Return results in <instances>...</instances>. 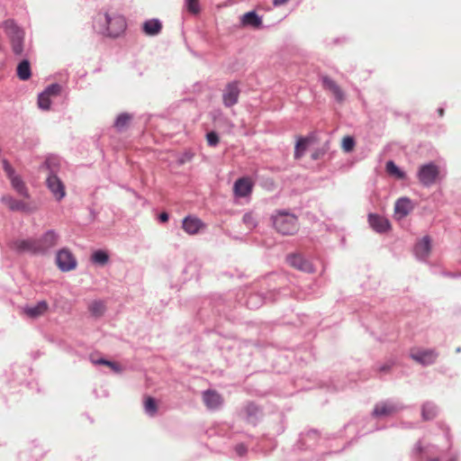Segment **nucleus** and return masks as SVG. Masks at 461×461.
<instances>
[{
  "label": "nucleus",
  "mask_w": 461,
  "mask_h": 461,
  "mask_svg": "<svg viewBox=\"0 0 461 461\" xmlns=\"http://www.w3.org/2000/svg\"><path fill=\"white\" fill-rule=\"evenodd\" d=\"M159 220L162 221V222H166L168 221V214L167 212H162L160 213L159 215Z\"/></svg>",
  "instance_id": "nucleus-40"
},
{
  "label": "nucleus",
  "mask_w": 461,
  "mask_h": 461,
  "mask_svg": "<svg viewBox=\"0 0 461 461\" xmlns=\"http://www.w3.org/2000/svg\"><path fill=\"white\" fill-rule=\"evenodd\" d=\"M368 222L373 230L376 232H385L390 230L391 224L389 221L378 214H369L368 215Z\"/></svg>",
  "instance_id": "nucleus-15"
},
{
  "label": "nucleus",
  "mask_w": 461,
  "mask_h": 461,
  "mask_svg": "<svg viewBox=\"0 0 461 461\" xmlns=\"http://www.w3.org/2000/svg\"><path fill=\"white\" fill-rule=\"evenodd\" d=\"M60 90H61V87L59 85L53 84V85L48 86L44 92L51 96V95H59Z\"/></svg>",
  "instance_id": "nucleus-39"
},
{
  "label": "nucleus",
  "mask_w": 461,
  "mask_h": 461,
  "mask_svg": "<svg viewBox=\"0 0 461 461\" xmlns=\"http://www.w3.org/2000/svg\"><path fill=\"white\" fill-rule=\"evenodd\" d=\"M241 23L244 26H252L254 28H258L261 25L262 20L256 14V12H248L244 14L241 17Z\"/></svg>",
  "instance_id": "nucleus-22"
},
{
  "label": "nucleus",
  "mask_w": 461,
  "mask_h": 461,
  "mask_svg": "<svg viewBox=\"0 0 461 461\" xmlns=\"http://www.w3.org/2000/svg\"><path fill=\"white\" fill-rule=\"evenodd\" d=\"M131 115L126 113L118 115L114 126L117 130L122 131L128 127L131 121Z\"/></svg>",
  "instance_id": "nucleus-26"
},
{
  "label": "nucleus",
  "mask_w": 461,
  "mask_h": 461,
  "mask_svg": "<svg viewBox=\"0 0 461 461\" xmlns=\"http://www.w3.org/2000/svg\"><path fill=\"white\" fill-rule=\"evenodd\" d=\"M309 139L307 138H300L295 145L294 149V158L296 159L301 158L305 152L308 146Z\"/></svg>",
  "instance_id": "nucleus-27"
},
{
  "label": "nucleus",
  "mask_w": 461,
  "mask_h": 461,
  "mask_svg": "<svg viewBox=\"0 0 461 461\" xmlns=\"http://www.w3.org/2000/svg\"><path fill=\"white\" fill-rule=\"evenodd\" d=\"M98 22L103 23L105 33L110 37H119L126 30L125 18L116 13H105L104 15H99Z\"/></svg>",
  "instance_id": "nucleus-1"
},
{
  "label": "nucleus",
  "mask_w": 461,
  "mask_h": 461,
  "mask_svg": "<svg viewBox=\"0 0 461 461\" xmlns=\"http://www.w3.org/2000/svg\"><path fill=\"white\" fill-rule=\"evenodd\" d=\"M186 9L193 14H197L200 12V5L198 0H185Z\"/></svg>",
  "instance_id": "nucleus-36"
},
{
  "label": "nucleus",
  "mask_w": 461,
  "mask_h": 461,
  "mask_svg": "<svg viewBox=\"0 0 461 461\" xmlns=\"http://www.w3.org/2000/svg\"><path fill=\"white\" fill-rule=\"evenodd\" d=\"M391 366L389 365H384L383 366H381L379 368V371L380 372H385V371H388L390 369Z\"/></svg>",
  "instance_id": "nucleus-43"
},
{
  "label": "nucleus",
  "mask_w": 461,
  "mask_h": 461,
  "mask_svg": "<svg viewBox=\"0 0 461 461\" xmlns=\"http://www.w3.org/2000/svg\"><path fill=\"white\" fill-rule=\"evenodd\" d=\"M432 461H438V460H432Z\"/></svg>",
  "instance_id": "nucleus-46"
},
{
  "label": "nucleus",
  "mask_w": 461,
  "mask_h": 461,
  "mask_svg": "<svg viewBox=\"0 0 461 461\" xmlns=\"http://www.w3.org/2000/svg\"><path fill=\"white\" fill-rule=\"evenodd\" d=\"M242 221L244 222V224L249 228V229H253L257 226V223H258V221L255 217V215L251 212H247L244 214L243 218H242Z\"/></svg>",
  "instance_id": "nucleus-34"
},
{
  "label": "nucleus",
  "mask_w": 461,
  "mask_h": 461,
  "mask_svg": "<svg viewBox=\"0 0 461 461\" xmlns=\"http://www.w3.org/2000/svg\"><path fill=\"white\" fill-rule=\"evenodd\" d=\"M39 107L43 110H48L50 106V95L42 92L38 98Z\"/></svg>",
  "instance_id": "nucleus-32"
},
{
  "label": "nucleus",
  "mask_w": 461,
  "mask_h": 461,
  "mask_svg": "<svg viewBox=\"0 0 461 461\" xmlns=\"http://www.w3.org/2000/svg\"><path fill=\"white\" fill-rule=\"evenodd\" d=\"M58 240L59 236L54 230H48L41 238L37 239L40 253L56 246Z\"/></svg>",
  "instance_id": "nucleus-14"
},
{
  "label": "nucleus",
  "mask_w": 461,
  "mask_h": 461,
  "mask_svg": "<svg viewBox=\"0 0 461 461\" xmlns=\"http://www.w3.org/2000/svg\"><path fill=\"white\" fill-rule=\"evenodd\" d=\"M236 451L240 456H242L246 452V448L244 446H238Z\"/></svg>",
  "instance_id": "nucleus-41"
},
{
  "label": "nucleus",
  "mask_w": 461,
  "mask_h": 461,
  "mask_svg": "<svg viewBox=\"0 0 461 461\" xmlns=\"http://www.w3.org/2000/svg\"><path fill=\"white\" fill-rule=\"evenodd\" d=\"M398 410L399 408L393 403L380 402L375 405L373 414L375 417L389 416L395 413Z\"/></svg>",
  "instance_id": "nucleus-20"
},
{
  "label": "nucleus",
  "mask_w": 461,
  "mask_h": 461,
  "mask_svg": "<svg viewBox=\"0 0 461 461\" xmlns=\"http://www.w3.org/2000/svg\"><path fill=\"white\" fill-rule=\"evenodd\" d=\"M438 113H439V114L442 116V115H443V113H444L443 109H439V110H438Z\"/></svg>",
  "instance_id": "nucleus-44"
},
{
  "label": "nucleus",
  "mask_w": 461,
  "mask_h": 461,
  "mask_svg": "<svg viewBox=\"0 0 461 461\" xmlns=\"http://www.w3.org/2000/svg\"><path fill=\"white\" fill-rule=\"evenodd\" d=\"M49 309V304L46 301H41L34 306L24 308V313L32 318L36 319L42 316Z\"/></svg>",
  "instance_id": "nucleus-19"
},
{
  "label": "nucleus",
  "mask_w": 461,
  "mask_h": 461,
  "mask_svg": "<svg viewBox=\"0 0 461 461\" xmlns=\"http://www.w3.org/2000/svg\"><path fill=\"white\" fill-rule=\"evenodd\" d=\"M108 259H109L108 254L103 250H96L92 255L93 262L99 264V265H105L108 262Z\"/></svg>",
  "instance_id": "nucleus-31"
},
{
  "label": "nucleus",
  "mask_w": 461,
  "mask_h": 461,
  "mask_svg": "<svg viewBox=\"0 0 461 461\" xmlns=\"http://www.w3.org/2000/svg\"><path fill=\"white\" fill-rule=\"evenodd\" d=\"M272 219L275 229L283 235H294L299 230L298 219L294 214L280 212Z\"/></svg>",
  "instance_id": "nucleus-2"
},
{
  "label": "nucleus",
  "mask_w": 461,
  "mask_h": 461,
  "mask_svg": "<svg viewBox=\"0 0 461 461\" xmlns=\"http://www.w3.org/2000/svg\"><path fill=\"white\" fill-rule=\"evenodd\" d=\"M3 28L9 38L13 52L15 55H22L23 52L24 32L14 20L5 21Z\"/></svg>",
  "instance_id": "nucleus-3"
},
{
  "label": "nucleus",
  "mask_w": 461,
  "mask_h": 461,
  "mask_svg": "<svg viewBox=\"0 0 461 461\" xmlns=\"http://www.w3.org/2000/svg\"><path fill=\"white\" fill-rule=\"evenodd\" d=\"M203 400L209 409H217L223 402L221 395L213 390L205 391L203 393Z\"/></svg>",
  "instance_id": "nucleus-17"
},
{
  "label": "nucleus",
  "mask_w": 461,
  "mask_h": 461,
  "mask_svg": "<svg viewBox=\"0 0 461 461\" xmlns=\"http://www.w3.org/2000/svg\"><path fill=\"white\" fill-rule=\"evenodd\" d=\"M95 363L97 364V365H104V366L110 367L115 373H121L122 372L121 366L119 364L115 363V362L109 361V360H106V359H104V358H100V359L95 361Z\"/></svg>",
  "instance_id": "nucleus-33"
},
{
  "label": "nucleus",
  "mask_w": 461,
  "mask_h": 461,
  "mask_svg": "<svg viewBox=\"0 0 461 461\" xmlns=\"http://www.w3.org/2000/svg\"><path fill=\"white\" fill-rule=\"evenodd\" d=\"M16 75L21 80H28L32 76L31 64L29 60H22L16 68Z\"/></svg>",
  "instance_id": "nucleus-24"
},
{
  "label": "nucleus",
  "mask_w": 461,
  "mask_h": 461,
  "mask_svg": "<svg viewBox=\"0 0 461 461\" xmlns=\"http://www.w3.org/2000/svg\"><path fill=\"white\" fill-rule=\"evenodd\" d=\"M436 415V408L429 404H425L422 408V416L424 420H430Z\"/></svg>",
  "instance_id": "nucleus-37"
},
{
  "label": "nucleus",
  "mask_w": 461,
  "mask_h": 461,
  "mask_svg": "<svg viewBox=\"0 0 461 461\" xmlns=\"http://www.w3.org/2000/svg\"><path fill=\"white\" fill-rule=\"evenodd\" d=\"M204 228L203 221L194 216H187L183 221V229L190 235H194L198 231Z\"/></svg>",
  "instance_id": "nucleus-16"
},
{
  "label": "nucleus",
  "mask_w": 461,
  "mask_h": 461,
  "mask_svg": "<svg viewBox=\"0 0 461 461\" xmlns=\"http://www.w3.org/2000/svg\"><path fill=\"white\" fill-rule=\"evenodd\" d=\"M289 0H273L275 5H281L288 2Z\"/></svg>",
  "instance_id": "nucleus-42"
},
{
  "label": "nucleus",
  "mask_w": 461,
  "mask_h": 461,
  "mask_svg": "<svg viewBox=\"0 0 461 461\" xmlns=\"http://www.w3.org/2000/svg\"><path fill=\"white\" fill-rule=\"evenodd\" d=\"M412 210L411 201L407 197H402L394 204V218L400 221L405 218Z\"/></svg>",
  "instance_id": "nucleus-9"
},
{
  "label": "nucleus",
  "mask_w": 461,
  "mask_h": 461,
  "mask_svg": "<svg viewBox=\"0 0 461 461\" xmlns=\"http://www.w3.org/2000/svg\"><path fill=\"white\" fill-rule=\"evenodd\" d=\"M342 149L345 152H350L354 149L355 147V140L350 136H346L342 139Z\"/></svg>",
  "instance_id": "nucleus-35"
},
{
  "label": "nucleus",
  "mask_w": 461,
  "mask_h": 461,
  "mask_svg": "<svg viewBox=\"0 0 461 461\" xmlns=\"http://www.w3.org/2000/svg\"><path fill=\"white\" fill-rule=\"evenodd\" d=\"M438 354L433 349H412L411 357L421 365H431L436 361Z\"/></svg>",
  "instance_id": "nucleus-8"
},
{
  "label": "nucleus",
  "mask_w": 461,
  "mask_h": 461,
  "mask_svg": "<svg viewBox=\"0 0 461 461\" xmlns=\"http://www.w3.org/2000/svg\"><path fill=\"white\" fill-rule=\"evenodd\" d=\"M57 265L62 271H69L76 267L77 262L72 253L63 249L57 254Z\"/></svg>",
  "instance_id": "nucleus-7"
},
{
  "label": "nucleus",
  "mask_w": 461,
  "mask_h": 461,
  "mask_svg": "<svg viewBox=\"0 0 461 461\" xmlns=\"http://www.w3.org/2000/svg\"><path fill=\"white\" fill-rule=\"evenodd\" d=\"M2 202L8 206V208L12 211H22V212H29L28 206L21 201L14 199L10 195H5L2 197Z\"/></svg>",
  "instance_id": "nucleus-21"
},
{
  "label": "nucleus",
  "mask_w": 461,
  "mask_h": 461,
  "mask_svg": "<svg viewBox=\"0 0 461 461\" xmlns=\"http://www.w3.org/2000/svg\"><path fill=\"white\" fill-rule=\"evenodd\" d=\"M45 164H46V166H48V167H49V166H50V161H49V160H47Z\"/></svg>",
  "instance_id": "nucleus-45"
},
{
  "label": "nucleus",
  "mask_w": 461,
  "mask_h": 461,
  "mask_svg": "<svg viewBox=\"0 0 461 461\" xmlns=\"http://www.w3.org/2000/svg\"><path fill=\"white\" fill-rule=\"evenodd\" d=\"M104 310H105L104 303L100 301H95V302L91 303V304L89 305V311L91 312V313L93 315H95L96 317L103 315V313L104 312Z\"/></svg>",
  "instance_id": "nucleus-30"
},
{
  "label": "nucleus",
  "mask_w": 461,
  "mask_h": 461,
  "mask_svg": "<svg viewBox=\"0 0 461 461\" xmlns=\"http://www.w3.org/2000/svg\"><path fill=\"white\" fill-rule=\"evenodd\" d=\"M287 263L301 271L306 272V273H313L315 271L313 266L309 261L305 260L302 256L300 255H289L286 258Z\"/></svg>",
  "instance_id": "nucleus-11"
},
{
  "label": "nucleus",
  "mask_w": 461,
  "mask_h": 461,
  "mask_svg": "<svg viewBox=\"0 0 461 461\" xmlns=\"http://www.w3.org/2000/svg\"><path fill=\"white\" fill-rule=\"evenodd\" d=\"M144 409L150 416H154L158 411V405L154 398L147 396L144 401Z\"/></svg>",
  "instance_id": "nucleus-29"
},
{
  "label": "nucleus",
  "mask_w": 461,
  "mask_h": 461,
  "mask_svg": "<svg viewBox=\"0 0 461 461\" xmlns=\"http://www.w3.org/2000/svg\"><path fill=\"white\" fill-rule=\"evenodd\" d=\"M161 29H162V24L157 19H151V20L146 21L143 23V32L147 35H157L160 32Z\"/></svg>",
  "instance_id": "nucleus-23"
},
{
  "label": "nucleus",
  "mask_w": 461,
  "mask_h": 461,
  "mask_svg": "<svg viewBox=\"0 0 461 461\" xmlns=\"http://www.w3.org/2000/svg\"><path fill=\"white\" fill-rule=\"evenodd\" d=\"M47 185L58 201H60L66 195L65 185L56 175L49 176Z\"/></svg>",
  "instance_id": "nucleus-10"
},
{
  "label": "nucleus",
  "mask_w": 461,
  "mask_h": 461,
  "mask_svg": "<svg viewBox=\"0 0 461 461\" xmlns=\"http://www.w3.org/2000/svg\"><path fill=\"white\" fill-rule=\"evenodd\" d=\"M417 177L422 185L430 186L440 177L439 167L432 162L422 165L417 172Z\"/></svg>",
  "instance_id": "nucleus-4"
},
{
  "label": "nucleus",
  "mask_w": 461,
  "mask_h": 461,
  "mask_svg": "<svg viewBox=\"0 0 461 461\" xmlns=\"http://www.w3.org/2000/svg\"><path fill=\"white\" fill-rule=\"evenodd\" d=\"M206 140L209 146L215 147L220 142L218 134L215 131H210L206 134Z\"/></svg>",
  "instance_id": "nucleus-38"
},
{
  "label": "nucleus",
  "mask_w": 461,
  "mask_h": 461,
  "mask_svg": "<svg viewBox=\"0 0 461 461\" xmlns=\"http://www.w3.org/2000/svg\"><path fill=\"white\" fill-rule=\"evenodd\" d=\"M240 90L237 82L226 85L222 91V103L226 107H231L239 102Z\"/></svg>",
  "instance_id": "nucleus-6"
},
{
  "label": "nucleus",
  "mask_w": 461,
  "mask_h": 461,
  "mask_svg": "<svg viewBox=\"0 0 461 461\" xmlns=\"http://www.w3.org/2000/svg\"><path fill=\"white\" fill-rule=\"evenodd\" d=\"M3 168L11 181L13 188L22 196L29 197L27 187L22 178L15 175L14 168L7 160L3 161Z\"/></svg>",
  "instance_id": "nucleus-5"
},
{
  "label": "nucleus",
  "mask_w": 461,
  "mask_h": 461,
  "mask_svg": "<svg viewBox=\"0 0 461 461\" xmlns=\"http://www.w3.org/2000/svg\"><path fill=\"white\" fill-rule=\"evenodd\" d=\"M430 250V240L429 237H424L415 246V253L419 258H425Z\"/></svg>",
  "instance_id": "nucleus-25"
},
{
  "label": "nucleus",
  "mask_w": 461,
  "mask_h": 461,
  "mask_svg": "<svg viewBox=\"0 0 461 461\" xmlns=\"http://www.w3.org/2000/svg\"><path fill=\"white\" fill-rule=\"evenodd\" d=\"M386 171L389 175L394 176L398 179L405 178V174L393 161L386 163Z\"/></svg>",
  "instance_id": "nucleus-28"
},
{
  "label": "nucleus",
  "mask_w": 461,
  "mask_h": 461,
  "mask_svg": "<svg viewBox=\"0 0 461 461\" xmlns=\"http://www.w3.org/2000/svg\"><path fill=\"white\" fill-rule=\"evenodd\" d=\"M322 86L325 90L330 91L339 103L345 100V95L341 87L330 77H322Z\"/></svg>",
  "instance_id": "nucleus-12"
},
{
  "label": "nucleus",
  "mask_w": 461,
  "mask_h": 461,
  "mask_svg": "<svg viewBox=\"0 0 461 461\" xmlns=\"http://www.w3.org/2000/svg\"><path fill=\"white\" fill-rule=\"evenodd\" d=\"M234 193L237 196L245 197L252 191V183L249 178H240L234 184Z\"/></svg>",
  "instance_id": "nucleus-18"
},
{
  "label": "nucleus",
  "mask_w": 461,
  "mask_h": 461,
  "mask_svg": "<svg viewBox=\"0 0 461 461\" xmlns=\"http://www.w3.org/2000/svg\"><path fill=\"white\" fill-rule=\"evenodd\" d=\"M38 247L37 240H19L13 243V248L22 253H40Z\"/></svg>",
  "instance_id": "nucleus-13"
}]
</instances>
